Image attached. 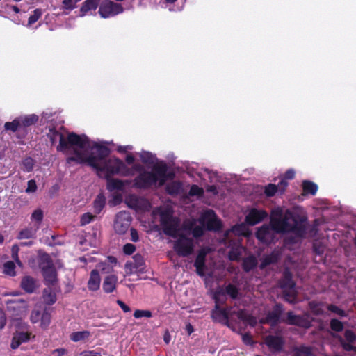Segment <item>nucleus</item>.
Returning a JSON list of instances; mask_svg holds the SVG:
<instances>
[{
    "instance_id": "57",
    "label": "nucleus",
    "mask_w": 356,
    "mask_h": 356,
    "mask_svg": "<svg viewBox=\"0 0 356 356\" xmlns=\"http://www.w3.org/2000/svg\"><path fill=\"white\" fill-rule=\"evenodd\" d=\"M19 251V247L18 245H13L11 248V254L12 258L18 264H21V262L19 259L18 252Z\"/></svg>"
},
{
    "instance_id": "58",
    "label": "nucleus",
    "mask_w": 356,
    "mask_h": 356,
    "mask_svg": "<svg viewBox=\"0 0 356 356\" xmlns=\"http://www.w3.org/2000/svg\"><path fill=\"white\" fill-rule=\"evenodd\" d=\"M232 229L236 234H243L246 230V225L244 223L236 225L233 227Z\"/></svg>"
},
{
    "instance_id": "56",
    "label": "nucleus",
    "mask_w": 356,
    "mask_h": 356,
    "mask_svg": "<svg viewBox=\"0 0 356 356\" xmlns=\"http://www.w3.org/2000/svg\"><path fill=\"white\" fill-rule=\"evenodd\" d=\"M98 267L100 268V270L104 273H110L113 271V266L108 264L106 261L100 263L98 265Z\"/></svg>"
},
{
    "instance_id": "53",
    "label": "nucleus",
    "mask_w": 356,
    "mask_h": 356,
    "mask_svg": "<svg viewBox=\"0 0 356 356\" xmlns=\"http://www.w3.org/2000/svg\"><path fill=\"white\" fill-rule=\"evenodd\" d=\"M40 320L41 325L44 327H47L49 325L51 321L50 314L48 312L44 311L41 315Z\"/></svg>"
},
{
    "instance_id": "63",
    "label": "nucleus",
    "mask_w": 356,
    "mask_h": 356,
    "mask_svg": "<svg viewBox=\"0 0 356 356\" xmlns=\"http://www.w3.org/2000/svg\"><path fill=\"white\" fill-rule=\"evenodd\" d=\"M41 315L42 314H40V312L38 310L32 311L31 316H30L31 321L33 323H35L38 322L41 318Z\"/></svg>"
},
{
    "instance_id": "21",
    "label": "nucleus",
    "mask_w": 356,
    "mask_h": 356,
    "mask_svg": "<svg viewBox=\"0 0 356 356\" xmlns=\"http://www.w3.org/2000/svg\"><path fill=\"white\" fill-rule=\"evenodd\" d=\"M39 230L38 226L30 224L28 227L22 229L17 235L18 240L35 239L37 236V232Z\"/></svg>"
},
{
    "instance_id": "47",
    "label": "nucleus",
    "mask_w": 356,
    "mask_h": 356,
    "mask_svg": "<svg viewBox=\"0 0 356 356\" xmlns=\"http://www.w3.org/2000/svg\"><path fill=\"white\" fill-rule=\"evenodd\" d=\"M42 12L40 8L34 10L33 13L31 15L28 19V25L31 26L35 23L42 16Z\"/></svg>"
},
{
    "instance_id": "27",
    "label": "nucleus",
    "mask_w": 356,
    "mask_h": 356,
    "mask_svg": "<svg viewBox=\"0 0 356 356\" xmlns=\"http://www.w3.org/2000/svg\"><path fill=\"white\" fill-rule=\"evenodd\" d=\"M195 225V221L190 222L188 224L184 225V229L186 230L191 231L192 234L195 238L201 237L204 233V229L203 225L199 226V225Z\"/></svg>"
},
{
    "instance_id": "5",
    "label": "nucleus",
    "mask_w": 356,
    "mask_h": 356,
    "mask_svg": "<svg viewBox=\"0 0 356 356\" xmlns=\"http://www.w3.org/2000/svg\"><path fill=\"white\" fill-rule=\"evenodd\" d=\"M39 116L36 114L22 115L16 117L11 122L4 124V129L7 131L15 133L16 138L19 143H23L32 127L38 122Z\"/></svg>"
},
{
    "instance_id": "13",
    "label": "nucleus",
    "mask_w": 356,
    "mask_h": 356,
    "mask_svg": "<svg viewBox=\"0 0 356 356\" xmlns=\"http://www.w3.org/2000/svg\"><path fill=\"white\" fill-rule=\"evenodd\" d=\"M131 217L130 213L125 211L118 213L114 222V229L118 234H124L130 227Z\"/></svg>"
},
{
    "instance_id": "64",
    "label": "nucleus",
    "mask_w": 356,
    "mask_h": 356,
    "mask_svg": "<svg viewBox=\"0 0 356 356\" xmlns=\"http://www.w3.org/2000/svg\"><path fill=\"white\" fill-rule=\"evenodd\" d=\"M76 2H74L73 0H63V8L65 9H67V10H73L74 8H75V4H76Z\"/></svg>"
},
{
    "instance_id": "18",
    "label": "nucleus",
    "mask_w": 356,
    "mask_h": 356,
    "mask_svg": "<svg viewBox=\"0 0 356 356\" xmlns=\"http://www.w3.org/2000/svg\"><path fill=\"white\" fill-rule=\"evenodd\" d=\"M20 287L27 293H33L39 288L38 280L30 275L22 278Z\"/></svg>"
},
{
    "instance_id": "4",
    "label": "nucleus",
    "mask_w": 356,
    "mask_h": 356,
    "mask_svg": "<svg viewBox=\"0 0 356 356\" xmlns=\"http://www.w3.org/2000/svg\"><path fill=\"white\" fill-rule=\"evenodd\" d=\"M144 163H152L151 172H144L141 175L140 179L144 181L143 186H149L156 184H163L167 180L172 179L175 177L174 172L169 171L168 167L163 161L154 162L155 157H141Z\"/></svg>"
},
{
    "instance_id": "40",
    "label": "nucleus",
    "mask_w": 356,
    "mask_h": 356,
    "mask_svg": "<svg viewBox=\"0 0 356 356\" xmlns=\"http://www.w3.org/2000/svg\"><path fill=\"white\" fill-rule=\"evenodd\" d=\"M207 252L204 249H201L197 255L194 262V266H205Z\"/></svg>"
},
{
    "instance_id": "7",
    "label": "nucleus",
    "mask_w": 356,
    "mask_h": 356,
    "mask_svg": "<svg viewBox=\"0 0 356 356\" xmlns=\"http://www.w3.org/2000/svg\"><path fill=\"white\" fill-rule=\"evenodd\" d=\"M160 218L163 233L174 238H177L180 234V220L178 218L173 217L168 211L161 212Z\"/></svg>"
},
{
    "instance_id": "8",
    "label": "nucleus",
    "mask_w": 356,
    "mask_h": 356,
    "mask_svg": "<svg viewBox=\"0 0 356 356\" xmlns=\"http://www.w3.org/2000/svg\"><path fill=\"white\" fill-rule=\"evenodd\" d=\"M174 242V250L177 254L183 257L191 254L194 251L193 240L181 233Z\"/></svg>"
},
{
    "instance_id": "20",
    "label": "nucleus",
    "mask_w": 356,
    "mask_h": 356,
    "mask_svg": "<svg viewBox=\"0 0 356 356\" xmlns=\"http://www.w3.org/2000/svg\"><path fill=\"white\" fill-rule=\"evenodd\" d=\"M145 264L144 259L140 254H136L133 257V261H127L125 264V268L129 270V273L136 271H142Z\"/></svg>"
},
{
    "instance_id": "55",
    "label": "nucleus",
    "mask_w": 356,
    "mask_h": 356,
    "mask_svg": "<svg viewBox=\"0 0 356 356\" xmlns=\"http://www.w3.org/2000/svg\"><path fill=\"white\" fill-rule=\"evenodd\" d=\"M313 251L318 255L323 254L325 246L321 242H316L313 244Z\"/></svg>"
},
{
    "instance_id": "50",
    "label": "nucleus",
    "mask_w": 356,
    "mask_h": 356,
    "mask_svg": "<svg viewBox=\"0 0 356 356\" xmlns=\"http://www.w3.org/2000/svg\"><path fill=\"white\" fill-rule=\"evenodd\" d=\"M279 189L275 184H269L265 187V194L267 197H273Z\"/></svg>"
},
{
    "instance_id": "3",
    "label": "nucleus",
    "mask_w": 356,
    "mask_h": 356,
    "mask_svg": "<svg viewBox=\"0 0 356 356\" xmlns=\"http://www.w3.org/2000/svg\"><path fill=\"white\" fill-rule=\"evenodd\" d=\"M108 157H67V163H83L96 169L97 171L105 172L106 175L120 173L124 167V163L118 158L114 157V160H107Z\"/></svg>"
},
{
    "instance_id": "44",
    "label": "nucleus",
    "mask_w": 356,
    "mask_h": 356,
    "mask_svg": "<svg viewBox=\"0 0 356 356\" xmlns=\"http://www.w3.org/2000/svg\"><path fill=\"white\" fill-rule=\"evenodd\" d=\"M242 255V249L241 248H232L229 252V259L231 261H239Z\"/></svg>"
},
{
    "instance_id": "36",
    "label": "nucleus",
    "mask_w": 356,
    "mask_h": 356,
    "mask_svg": "<svg viewBox=\"0 0 356 356\" xmlns=\"http://www.w3.org/2000/svg\"><path fill=\"white\" fill-rule=\"evenodd\" d=\"M44 218V213L41 209H37L31 214V219L32 222H34L32 223L33 225L38 226V229L40 227V225L42 222Z\"/></svg>"
},
{
    "instance_id": "16",
    "label": "nucleus",
    "mask_w": 356,
    "mask_h": 356,
    "mask_svg": "<svg viewBox=\"0 0 356 356\" xmlns=\"http://www.w3.org/2000/svg\"><path fill=\"white\" fill-rule=\"evenodd\" d=\"M267 217L268 213L266 211L252 208L245 216V223L250 226H254L263 221Z\"/></svg>"
},
{
    "instance_id": "48",
    "label": "nucleus",
    "mask_w": 356,
    "mask_h": 356,
    "mask_svg": "<svg viewBox=\"0 0 356 356\" xmlns=\"http://www.w3.org/2000/svg\"><path fill=\"white\" fill-rule=\"evenodd\" d=\"M330 328L335 332H341L343 330V325L340 321L333 318L330 321Z\"/></svg>"
},
{
    "instance_id": "32",
    "label": "nucleus",
    "mask_w": 356,
    "mask_h": 356,
    "mask_svg": "<svg viewBox=\"0 0 356 356\" xmlns=\"http://www.w3.org/2000/svg\"><path fill=\"white\" fill-rule=\"evenodd\" d=\"M302 190L305 193L314 195L318 191V186L309 180H304L302 184Z\"/></svg>"
},
{
    "instance_id": "43",
    "label": "nucleus",
    "mask_w": 356,
    "mask_h": 356,
    "mask_svg": "<svg viewBox=\"0 0 356 356\" xmlns=\"http://www.w3.org/2000/svg\"><path fill=\"white\" fill-rule=\"evenodd\" d=\"M15 265L13 261H9L3 265V273L10 276L15 275Z\"/></svg>"
},
{
    "instance_id": "30",
    "label": "nucleus",
    "mask_w": 356,
    "mask_h": 356,
    "mask_svg": "<svg viewBox=\"0 0 356 356\" xmlns=\"http://www.w3.org/2000/svg\"><path fill=\"white\" fill-rule=\"evenodd\" d=\"M213 299L215 301V308L218 309L220 308L221 305L225 303L227 300L226 296L224 293V289H220L217 290L213 295Z\"/></svg>"
},
{
    "instance_id": "60",
    "label": "nucleus",
    "mask_w": 356,
    "mask_h": 356,
    "mask_svg": "<svg viewBox=\"0 0 356 356\" xmlns=\"http://www.w3.org/2000/svg\"><path fill=\"white\" fill-rule=\"evenodd\" d=\"M37 190L36 182L34 179H31L27 183V188L26 192L28 193H34Z\"/></svg>"
},
{
    "instance_id": "46",
    "label": "nucleus",
    "mask_w": 356,
    "mask_h": 356,
    "mask_svg": "<svg viewBox=\"0 0 356 356\" xmlns=\"http://www.w3.org/2000/svg\"><path fill=\"white\" fill-rule=\"evenodd\" d=\"M309 305L311 310L315 315H323L324 314V311L321 307L322 305L321 302L312 301Z\"/></svg>"
},
{
    "instance_id": "25",
    "label": "nucleus",
    "mask_w": 356,
    "mask_h": 356,
    "mask_svg": "<svg viewBox=\"0 0 356 356\" xmlns=\"http://www.w3.org/2000/svg\"><path fill=\"white\" fill-rule=\"evenodd\" d=\"M42 298L44 302L47 305H51L55 303L56 301L55 286H47V287L43 290Z\"/></svg>"
},
{
    "instance_id": "34",
    "label": "nucleus",
    "mask_w": 356,
    "mask_h": 356,
    "mask_svg": "<svg viewBox=\"0 0 356 356\" xmlns=\"http://www.w3.org/2000/svg\"><path fill=\"white\" fill-rule=\"evenodd\" d=\"M106 199L102 193L99 194L93 202L94 211L96 213H99L104 207Z\"/></svg>"
},
{
    "instance_id": "35",
    "label": "nucleus",
    "mask_w": 356,
    "mask_h": 356,
    "mask_svg": "<svg viewBox=\"0 0 356 356\" xmlns=\"http://www.w3.org/2000/svg\"><path fill=\"white\" fill-rule=\"evenodd\" d=\"M233 315H236L240 321L243 322L251 323L254 321L253 316L245 309H239L237 312L235 311V313H232V316Z\"/></svg>"
},
{
    "instance_id": "14",
    "label": "nucleus",
    "mask_w": 356,
    "mask_h": 356,
    "mask_svg": "<svg viewBox=\"0 0 356 356\" xmlns=\"http://www.w3.org/2000/svg\"><path fill=\"white\" fill-rule=\"evenodd\" d=\"M282 323L305 329H308L312 326V322L307 318L304 316L296 315L292 311L286 313V318H282Z\"/></svg>"
},
{
    "instance_id": "49",
    "label": "nucleus",
    "mask_w": 356,
    "mask_h": 356,
    "mask_svg": "<svg viewBox=\"0 0 356 356\" xmlns=\"http://www.w3.org/2000/svg\"><path fill=\"white\" fill-rule=\"evenodd\" d=\"M327 308L329 311L338 314L341 317H345L347 316V314L346 313L345 311H343V309H340L339 307L334 305H327Z\"/></svg>"
},
{
    "instance_id": "19",
    "label": "nucleus",
    "mask_w": 356,
    "mask_h": 356,
    "mask_svg": "<svg viewBox=\"0 0 356 356\" xmlns=\"http://www.w3.org/2000/svg\"><path fill=\"white\" fill-rule=\"evenodd\" d=\"M41 271L44 277V284L47 286H55L58 282V275L55 266L43 268Z\"/></svg>"
},
{
    "instance_id": "37",
    "label": "nucleus",
    "mask_w": 356,
    "mask_h": 356,
    "mask_svg": "<svg viewBox=\"0 0 356 356\" xmlns=\"http://www.w3.org/2000/svg\"><path fill=\"white\" fill-rule=\"evenodd\" d=\"M54 266V265L53 261L47 253H43L42 254L40 255L39 260V266L41 270Z\"/></svg>"
},
{
    "instance_id": "2",
    "label": "nucleus",
    "mask_w": 356,
    "mask_h": 356,
    "mask_svg": "<svg viewBox=\"0 0 356 356\" xmlns=\"http://www.w3.org/2000/svg\"><path fill=\"white\" fill-rule=\"evenodd\" d=\"M59 136L58 151L63 152H72L74 156H109L114 147L113 141H95L89 138L86 134L69 133L66 137L61 133L55 132Z\"/></svg>"
},
{
    "instance_id": "24",
    "label": "nucleus",
    "mask_w": 356,
    "mask_h": 356,
    "mask_svg": "<svg viewBox=\"0 0 356 356\" xmlns=\"http://www.w3.org/2000/svg\"><path fill=\"white\" fill-rule=\"evenodd\" d=\"M100 277L99 271L96 269L90 272L89 280L88 282V287L90 291H97L100 286Z\"/></svg>"
},
{
    "instance_id": "59",
    "label": "nucleus",
    "mask_w": 356,
    "mask_h": 356,
    "mask_svg": "<svg viewBox=\"0 0 356 356\" xmlns=\"http://www.w3.org/2000/svg\"><path fill=\"white\" fill-rule=\"evenodd\" d=\"M344 336L349 343H354L356 341V334L350 330H346Z\"/></svg>"
},
{
    "instance_id": "1",
    "label": "nucleus",
    "mask_w": 356,
    "mask_h": 356,
    "mask_svg": "<svg viewBox=\"0 0 356 356\" xmlns=\"http://www.w3.org/2000/svg\"><path fill=\"white\" fill-rule=\"evenodd\" d=\"M293 232L296 237H303L306 234V227L303 222H298L289 211H284L277 207L271 211L270 223L264 224L256 232L257 238L263 243L275 242L277 234Z\"/></svg>"
},
{
    "instance_id": "41",
    "label": "nucleus",
    "mask_w": 356,
    "mask_h": 356,
    "mask_svg": "<svg viewBox=\"0 0 356 356\" xmlns=\"http://www.w3.org/2000/svg\"><path fill=\"white\" fill-rule=\"evenodd\" d=\"M35 161L32 157H25L22 161V168L24 171L31 172L33 169Z\"/></svg>"
},
{
    "instance_id": "15",
    "label": "nucleus",
    "mask_w": 356,
    "mask_h": 356,
    "mask_svg": "<svg viewBox=\"0 0 356 356\" xmlns=\"http://www.w3.org/2000/svg\"><path fill=\"white\" fill-rule=\"evenodd\" d=\"M232 313L235 311L232 310V307L214 309L211 313V317L216 322L220 323L228 327H231L229 319H232Z\"/></svg>"
},
{
    "instance_id": "28",
    "label": "nucleus",
    "mask_w": 356,
    "mask_h": 356,
    "mask_svg": "<svg viewBox=\"0 0 356 356\" xmlns=\"http://www.w3.org/2000/svg\"><path fill=\"white\" fill-rule=\"evenodd\" d=\"M182 191V184L180 181H173L166 186V191L171 195H177L181 193Z\"/></svg>"
},
{
    "instance_id": "62",
    "label": "nucleus",
    "mask_w": 356,
    "mask_h": 356,
    "mask_svg": "<svg viewBox=\"0 0 356 356\" xmlns=\"http://www.w3.org/2000/svg\"><path fill=\"white\" fill-rule=\"evenodd\" d=\"M136 250V247L131 243H127L123 247V252L125 254L131 255Z\"/></svg>"
},
{
    "instance_id": "45",
    "label": "nucleus",
    "mask_w": 356,
    "mask_h": 356,
    "mask_svg": "<svg viewBox=\"0 0 356 356\" xmlns=\"http://www.w3.org/2000/svg\"><path fill=\"white\" fill-rule=\"evenodd\" d=\"M89 335L90 333L88 331L76 332L72 333L70 339L73 341H79L88 338Z\"/></svg>"
},
{
    "instance_id": "52",
    "label": "nucleus",
    "mask_w": 356,
    "mask_h": 356,
    "mask_svg": "<svg viewBox=\"0 0 356 356\" xmlns=\"http://www.w3.org/2000/svg\"><path fill=\"white\" fill-rule=\"evenodd\" d=\"M95 216L91 214L90 213H86L83 214L80 220L81 225L83 226L90 223L95 218Z\"/></svg>"
},
{
    "instance_id": "38",
    "label": "nucleus",
    "mask_w": 356,
    "mask_h": 356,
    "mask_svg": "<svg viewBox=\"0 0 356 356\" xmlns=\"http://www.w3.org/2000/svg\"><path fill=\"white\" fill-rule=\"evenodd\" d=\"M292 356H312L310 348L306 346L296 347L293 349Z\"/></svg>"
},
{
    "instance_id": "17",
    "label": "nucleus",
    "mask_w": 356,
    "mask_h": 356,
    "mask_svg": "<svg viewBox=\"0 0 356 356\" xmlns=\"http://www.w3.org/2000/svg\"><path fill=\"white\" fill-rule=\"evenodd\" d=\"M264 342L274 352H281L284 345V339L282 337L272 334L266 336Z\"/></svg>"
},
{
    "instance_id": "51",
    "label": "nucleus",
    "mask_w": 356,
    "mask_h": 356,
    "mask_svg": "<svg viewBox=\"0 0 356 356\" xmlns=\"http://www.w3.org/2000/svg\"><path fill=\"white\" fill-rule=\"evenodd\" d=\"M152 316V312L149 310L136 309L134 313V316L136 318H140L142 317L150 318Z\"/></svg>"
},
{
    "instance_id": "12",
    "label": "nucleus",
    "mask_w": 356,
    "mask_h": 356,
    "mask_svg": "<svg viewBox=\"0 0 356 356\" xmlns=\"http://www.w3.org/2000/svg\"><path fill=\"white\" fill-rule=\"evenodd\" d=\"M123 10L121 4L108 1L100 3L98 13L102 18H108L122 13Z\"/></svg>"
},
{
    "instance_id": "42",
    "label": "nucleus",
    "mask_w": 356,
    "mask_h": 356,
    "mask_svg": "<svg viewBox=\"0 0 356 356\" xmlns=\"http://www.w3.org/2000/svg\"><path fill=\"white\" fill-rule=\"evenodd\" d=\"M123 186V183L120 180L110 179L108 181L107 188L111 191L113 190H121Z\"/></svg>"
},
{
    "instance_id": "6",
    "label": "nucleus",
    "mask_w": 356,
    "mask_h": 356,
    "mask_svg": "<svg viewBox=\"0 0 356 356\" xmlns=\"http://www.w3.org/2000/svg\"><path fill=\"white\" fill-rule=\"evenodd\" d=\"M280 286L282 290V297L285 301L290 304L297 302V291L296 289V283L293 280V275L288 269L283 272V277L280 281Z\"/></svg>"
},
{
    "instance_id": "33",
    "label": "nucleus",
    "mask_w": 356,
    "mask_h": 356,
    "mask_svg": "<svg viewBox=\"0 0 356 356\" xmlns=\"http://www.w3.org/2000/svg\"><path fill=\"white\" fill-rule=\"evenodd\" d=\"M13 306L11 307L13 309H19L21 314H26L29 307L28 302L24 299L15 300L13 302Z\"/></svg>"
},
{
    "instance_id": "9",
    "label": "nucleus",
    "mask_w": 356,
    "mask_h": 356,
    "mask_svg": "<svg viewBox=\"0 0 356 356\" xmlns=\"http://www.w3.org/2000/svg\"><path fill=\"white\" fill-rule=\"evenodd\" d=\"M15 326L21 330H17L13 334L10 343L12 349H17L22 343L29 341L31 338V333L24 331L28 327L26 323H23L21 320L17 321Z\"/></svg>"
},
{
    "instance_id": "22",
    "label": "nucleus",
    "mask_w": 356,
    "mask_h": 356,
    "mask_svg": "<svg viewBox=\"0 0 356 356\" xmlns=\"http://www.w3.org/2000/svg\"><path fill=\"white\" fill-rule=\"evenodd\" d=\"M280 258V254L277 251H273L270 254L265 255L261 259L259 268L264 269L266 266L275 264Z\"/></svg>"
},
{
    "instance_id": "23",
    "label": "nucleus",
    "mask_w": 356,
    "mask_h": 356,
    "mask_svg": "<svg viewBox=\"0 0 356 356\" xmlns=\"http://www.w3.org/2000/svg\"><path fill=\"white\" fill-rule=\"evenodd\" d=\"M118 277L115 275H110L105 277L102 288L104 292L109 293L113 292L116 288Z\"/></svg>"
},
{
    "instance_id": "39",
    "label": "nucleus",
    "mask_w": 356,
    "mask_h": 356,
    "mask_svg": "<svg viewBox=\"0 0 356 356\" xmlns=\"http://www.w3.org/2000/svg\"><path fill=\"white\" fill-rule=\"evenodd\" d=\"M224 293L225 296L228 295L231 298L235 300L238 298L239 290L236 286L232 284H229L225 286V289H224Z\"/></svg>"
},
{
    "instance_id": "26",
    "label": "nucleus",
    "mask_w": 356,
    "mask_h": 356,
    "mask_svg": "<svg viewBox=\"0 0 356 356\" xmlns=\"http://www.w3.org/2000/svg\"><path fill=\"white\" fill-rule=\"evenodd\" d=\"M101 0H86L80 8L81 16L86 15L90 10H95L98 7Z\"/></svg>"
},
{
    "instance_id": "31",
    "label": "nucleus",
    "mask_w": 356,
    "mask_h": 356,
    "mask_svg": "<svg viewBox=\"0 0 356 356\" xmlns=\"http://www.w3.org/2000/svg\"><path fill=\"white\" fill-rule=\"evenodd\" d=\"M113 144L115 146L112 147L111 152H113L114 150H116V152L120 154H124L125 156H134L132 152L134 149L132 145H116L114 143Z\"/></svg>"
},
{
    "instance_id": "29",
    "label": "nucleus",
    "mask_w": 356,
    "mask_h": 356,
    "mask_svg": "<svg viewBox=\"0 0 356 356\" xmlns=\"http://www.w3.org/2000/svg\"><path fill=\"white\" fill-rule=\"evenodd\" d=\"M257 259L254 255L245 258L243 261V268L245 272H250L257 266Z\"/></svg>"
},
{
    "instance_id": "54",
    "label": "nucleus",
    "mask_w": 356,
    "mask_h": 356,
    "mask_svg": "<svg viewBox=\"0 0 356 356\" xmlns=\"http://www.w3.org/2000/svg\"><path fill=\"white\" fill-rule=\"evenodd\" d=\"M204 191L202 188H200L197 185H193L189 191V195L191 196H201Z\"/></svg>"
},
{
    "instance_id": "61",
    "label": "nucleus",
    "mask_w": 356,
    "mask_h": 356,
    "mask_svg": "<svg viewBox=\"0 0 356 356\" xmlns=\"http://www.w3.org/2000/svg\"><path fill=\"white\" fill-rule=\"evenodd\" d=\"M55 132L60 133L56 129L55 127L50 128L49 133L47 134L48 137L49 138L52 143H54L56 141L57 138L59 139V136H57Z\"/></svg>"
},
{
    "instance_id": "11",
    "label": "nucleus",
    "mask_w": 356,
    "mask_h": 356,
    "mask_svg": "<svg viewBox=\"0 0 356 356\" xmlns=\"http://www.w3.org/2000/svg\"><path fill=\"white\" fill-rule=\"evenodd\" d=\"M200 222L206 225L209 231H218L222 228L221 221L211 209L205 211L200 218Z\"/></svg>"
},
{
    "instance_id": "10",
    "label": "nucleus",
    "mask_w": 356,
    "mask_h": 356,
    "mask_svg": "<svg viewBox=\"0 0 356 356\" xmlns=\"http://www.w3.org/2000/svg\"><path fill=\"white\" fill-rule=\"evenodd\" d=\"M284 308L282 304L276 303L272 309L267 312L264 318L261 320V323H267L271 327H275L277 324L282 323V314Z\"/></svg>"
}]
</instances>
